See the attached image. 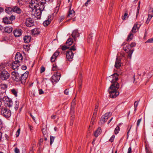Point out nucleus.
Segmentation results:
<instances>
[{
	"mask_svg": "<svg viewBox=\"0 0 153 153\" xmlns=\"http://www.w3.org/2000/svg\"><path fill=\"white\" fill-rule=\"evenodd\" d=\"M38 7L33 10L32 12V14L37 19L40 17L42 11L40 7Z\"/></svg>",
	"mask_w": 153,
	"mask_h": 153,
	"instance_id": "nucleus-3",
	"label": "nucleus"
},
{
	"mask_svg": "<svg viewBox=\"0 0 153 153\" xmlns=\"http://www.w3.org/2000/svg\"><path fill=\"white\" fill-rule=\"evenodd\" d=\"M129 47V45H128V46H126V47H123V49L125 51L128 53V56L130 57V58H131L134 50H131L129 49L128 48Z\"/></svg>",
	"mask_w": 153,
	"mask_h": 153,
	"instance_id": "nucleus-13",
	"label": "nucleus"
},
{
	"mask_svg": "<svg viewBox=\"0 0 153 153\" xmlns=\"http://www.w3.org/2000/svg\"><path fill=\"white\" fill-rule=\"evenodd\" d=\"M140 2L139 1L138 3L139 5L137 8V12L136 13V18H137V16L139 14V10H140Z\"/></svg>",
	"mask_w": 153,
	"mask_h": 153,
	"instance_id": "nucleus-36",
	"label": "nucleus"
},
{
	"mask_svg": "<svg viewBox=\"0 0 153 153\" xmlns=\"http://www.w3.org/2000/svg\"><path fill=\"white\" fill-rule=\"evenodd\" d=\"M76 50V46L75 45H74L72 46H71L70 49L68 51H74Z\"/></svg>",
	"mask_w": 153,
	"mask_h": 153,
	"instance_id": "nucleus-40",
	"label": "nucleus"
},
{
	"mask_svg": "<svg viewBox=\"0 0 153 153\" xmlns=\"http://www.w3.org/2000/svg\"><path fill=\"white\" fill-rule=\"evenodd\" d=\"M64 92L65 94L68 95V94L69 91L67 89H66L65 90Z\"/></svg>",
	"mask_w": 153,
	"mask_h": 153,
	"instance_id": "nucleus-57",
	"label": "nucleus"
},
{
	"mask_svg": "<svg viewBox=\"0 0 153 153\" xmlns=\"http://www.w3.org/2000/svg\"><path fill=\"white\" fill-rule=\"evenodd\" d=\"M12 11H13V8L11 7H7L5 9V11L8 14Z\"/></svg>",
	"mask_w": 153,
	"mask_h": 153,
	"instance_id": "nucleus-29",
	"label": "nucleus"
},
{
	"mask_svg": "<svg viewBox=\"0 0 153 153\" xmlns=\"http://www.w3.org/2000/svg\"><path fill=\"white\" fill-rule=\"evenodd\" d=\"M51 20L49 19L43 22V25L45 26H47L49 25L51 22Z\"/></svg>",
	"mask_w": 153,
	"mask_h": 153,
	"instance_id": "nucleus-32",
	"label": "nucleus"
},
{
	"mask_svg": "<svg viewBox=\"0 0 153 153\" xmlns=\"http://www.w3.org/2000/svg\"><path fill=\"white\" fill-rule=\"evenodd\" d=\"M153 42V38L149 39L145 43H152Z\"/></svg>",
	"mask_w": 153,
	"mask_h": 153,
	"instance_id": "nucleus-47",
	"label": "nucleus"
},
{
	"mask_svg": "<svg viewBox=\"0 0 153 153\" xmlns=\"http://www.w3.org/2000/svg\"><path fill=\"white\" fill-rule=\"evenodd\" d=\"M20 128H19L18 129V130L16 131V137H18L19 136V133L20 132Z\"/></svg>",
	"mask_w": 153,
	"mask_h": 153,
	"instance_id": "nucleus-50",
	"label": "nucleus"
},
{
	"mask_svg": "<svg viewBox=\"0 0 153 153\" xmlns=\"http://www.w3.org/2000/svg\"><path fill=\"white\" fill-rule=\"evenodd\" d=\"M42 131L44 136L45 135L47 136V132L46 129L44 128L42 129Z\"/></svg>",
	"mask_w": 153,
	"mask_h": 153,
	"instance_id": "nucleus-41",
	"label": "nucleus"
},
{
	"mask_svg": "<svg viewBox=\"0 0 153 153\" xmlns=\"http://www.w3.org/2000/svg\"><path fill=\"white\" fill-rule=\"evenodd\" d=\"M131 147H130L128 148V152L127 153H131Z\"/></svg>",
	"mask_w": 153,
	"mask_h": 153,
	"instance_id": "nucleus-61",
	"label": "nucleus"
},
{
	"mask_svg": "<svg viewBox=\"0 0 153 153\" xmlns=\"http://www.w3.org/2000/svg\"><path fill=\"white\" fill-rule=\"evenodd\" d=\"M31 37L30 36H25L24 38V40L25 42L28 43L30 42Z\"/></svg>",
	"mask_w": 153,
	"mask_h": 153,
	"instance_id": "nucleus-27",
	"label": "nucleus"
},
{
	"mask_svg": "<svg viewBox=\"0 0 153 153\" xmlns=\"http://www.w3.org/2000/svg\"><path fill=\"white\" fill-rule=\"evenodd\" d=\"M3 100L4 105L6 107H8L10 108L12 106L13 103L12 100L8 97L7 96L4 97Z\"/></svg>",
	"mask_w": 153,
	"mask_h": 153,
	"instance_id": "nucleus-4",
	"label": "nucleus"
},
{
	"mask_svg": "<svg viewBox=\"0 0 153 153\" xmlns=\"http://www.w3.org/2000/svg\"><path fill=\"white\" fill-rule=\"evenodd\" d=\"M121 59L120 57H117L116 59V61L115 62V67L117 68H119L121 65Z\"/></svg>",
	"mask_w": 153,
	"mask_h": 153,
	"instance_id": "nucleus-15",
	"label": "nucleus"
},
{
	"mask_svg": "<svg viewBox=\"0 0 153 153\" xmlns=\"http://www.w3.org/2000/svg\"><path fill=\"white\" fill-rule=\"evenodd\" d=\"M71 35L73 38L74 40L75 41L76 40V38L79 36V33L76 30H74Z\"/></svg>",
	"mask_w": 153,
	"mask_h": 153,
	"instance_id": "nucleus-17",
	"label": "nucleus"
},
{
	"mask_svg": "<svg viewBox=\"0 0 153 153\" xmlns=\"http://www.w3.org/2000/svg\"><path fill=\"white\" fill-rule=\"evenodd\" d=\"M13 30V28L11 27H6L4 28V30L8 33H11Z\"/></svg>",
	"mask_w": 153,
	"mask_h": 153,
	"instance_id": "nucleus-25",
	"label": "nucleus"
},
{
	"mask_svg": "<svg viewBox=\"0 0 153 153\" xmlns=\"http://www.w3.org/2000/svg\"><path fill=\"white\" fill-rule=\"evenodd\" d=\"M45 68L44 67H41L40 72L41 73H42L45 71Z\"/></svg>",
	"mask_w": 153,
	"mask_h": 153,
	"instance_id": "nucleus-51",
	"label": "nucleus"
},
{
	"mask_svg": "<svg viewBox=\"0 0 153 153\" xmlns=\"http://www.w3.org/2000/svg\"><path fill=\"white\" fill-rule=\"evenodd\" d=\"M19 103L17 100H16L15 101V109L16 110H17L19 107Z\"/></svg>",
	"mask_w": 153,
	"mask_h": 153,
	"instance_id": "nucleus-31",
	"label": "nucleus"
},
{
	"mask_svg": "<svg viewBox=\"0 0 153 153\" xmlns=\"http://www.w3.org/2000/svg\"><path fill=\"white\" fill-rule=\"evenodd\" d=\"M9 18L10 21H11V22H12V21L14 20L15 19V16L13 15H12L10 17H9Z\"/></svg>",
	"mask_w": 153,
	"mask_h": 153,
	"instance_id": "nucleus-43",
	"label": "nucleus"
},
{
	"mask_svg": "<svg viewBox=\"0 0 153 153\" xmlns=\"http://www.w3.org/2000/svg\"><path fill=\"white\" fill-rule=\"evenodd\" d=\"M39 94H42L44 93V92L42 89H40L39 90Z\"/></svg>",
	"mask_w": 153,
	"mask_h": 153,
	"instance_id": "nucleus-56",
	"label": "nucleus"
},
{
	"mask_svg": "<svg viewBox=\"0 0 153 153\" xmlns=\"http://www.w3.org/2000/svg\"><path fill=\"white\" fill-rule=\"evenodd\" d=\"M22 69L23 70H25L26 69H27V67L25 65H23L22 66Z\"/></svg>",
	"mask_w": 153,
	"mask_h": 153,
	"instance_id": "nucleus-59",
	"label": "nucleus"
},
{
	"mask_svg": "<svg viewBox=\"0 0 153 153\" xmlns=\"http://www.w3.org/2000/svg\"><path fill=\"white\" fill-rule=\"evenodd\" d=\"M150 20H151V19L147 18V20L146 22V23L147 24H149V22L150 21Z\"/></svg>",
	"mask_w": 153,
	"mask_h": 153,
	"instance_id": "nucleus-62",
	"label": "nucleus"
},
{
	"mask_svg": "<svg viewBox=\"0 0 153 153\" xmlns=\"http://www.w3.org/2000/svg\"><path fill=\"white\" fill-rule=\"evenodd\" d=\"M98 105H96L95 106V109L94 110V113L93 115H94V114H96L97 113V110H98Z\"/></svg>",
	"mask_w": 153,
	"mask_h": 153,
	"instance_id": "nucleus-42",
	"label": "nucleus"
},
{
	"mask_svg": "<svg viewBox=\"0 0 153 153\" xmlns=\"http://www.w3.org/2000/svg\"><path fill=\"white\" fill-rule=\"evenodd\" d=\"M91 0H88L87 2L85 3V4L86 6H87L88 5V4L90 1Z\"/></svg>",
	"mask_w": 153,
	"mask_h": 153,
	"instance_id": "nucleus-60",
	"label": "nucleus"
},
{
	"mask_svg": "<svg viewBox=\"0 0 153 153\" xmlns=\"http://www.w3.org/2000/svg\"><path fill=\"white\" fill-rule=\"evenodd\" d=\"M141 120H142L141 118L137 120V127H138L139 126L140 123L141 121Z\"/></svg>",
	"mask_w": 153,
	"mask_h": 153,
	"instance_id": "nucleus-48",
	"label": "nucleus"
},
{
	"mask_svg": "<svg viewBox=\"0 0 153 153\" xmlns=\"http://www.w3.org/2000/svg\"><path fill=\"white\" fill-rule=\"evenodd\" d=\"M111 115V113L109 112L105 114L101 118V121L102 124H104L108 118Z\"/></svg>",
	"mask_w": 153,
	"mask_h": 153,
	"instance_id": "nucleus-6",
	"label": "nucleus"
},
{
	"mask_svg": "<svg viewBox=\"0 0 153 153\" xmlns=\"http://www.w3.org/2000/svg\"><path fill=\"white\" fill-rule=\"evenodd\" d=\"M12 78L16 82L20 81V75L17 72L13 71L12 73Z\"/></svg>",
	"mask_w": 153,
	"mask_h": 153,
	"instance_id": "nucleus-9",
	"label": "nucleus"
},
{
	"mask_svg": "<svg viewBox=\"0 0 153 153\" xmlns=\"http://www.w3.org/2000/svg\"><path fill=\"white\" fill-rule=\"evenodd\" d=\"M93 36V34L92 33L90 34L88 38L87 39V42H89L90 41V40L92 39V37Z\"/></svg>",
	"mask_w": 153,
	"mask_h": 153,
	"instance_id": "nucleus-37",
	"label": "nucleus"
},
{
	"mask_svg": "<svg viewBox=\"0 0 153 153\" xmlns=\"http://www.w3.org/2000/svg\"><path fill=\"white\" fill-rule=\"evenodd\" d=\"M57 67L56 66H54L53 65V68H52V70L53 71H54L56 70V68Z\"/></svg>",
	"mask_w": 153,
	"mask_h": 153,
	"instance_id": "nucleus-64",
	"label": "nucleus"
},
{
	"mask_svg": "<svg viewBox=\"0 0 153 153\" xmlns=\"http://www.w3.org/2000/svg\"><path fill=\"white\" fill-rule=\"evenodd\" d=\"M139 101V100L137 102V101H136L134 103V111H136L137 110V106L138 104V102Z\"/></svg>",
	"mask_w": 153,
	"mask_h": 153,
	"instance_id": "nucleus-34",
	"label": "nucleus"
},
{
	"mask_svg": "<svg viewBox=\"0 0 153 153\" xmlns=\"http://www.w3.org/2000/svg\"><path fill=\"white\" fill-rule=\"evenodd\" d=\"M133 36V34L132 33H130L128 36L127 38V40H128L129 39L131 40L132 39V37Z\"/></svg>",
	"mask_w": 153,
	"mask_h": 153,
	"instance_id": "nucleus-44",
	"label": "nucleus"
},
{
	"mask_svg": "<svg viewBox=\"0 0 153 153\" xmlns=\"http://www.w3.org/2000/svg\"><path fill=\"white\" fill-rule=\"evenodd\" d=\"M53 0H45L44 1H41L40 2V4L41 5H42V7H43V9L44 8V4L45 3V1L47 2H52L53 1Z\"/></svg>",
	"mask_w": 153,
	"mask_h": 153,
	"instance_id": "nucleus-30",
	"label": "nucleus"
},
{
	"mask_svg": "<svg viewBox=\"0 0 153 153\" xmlns=\"http://www.w3.org/2000/svg\"><path fill=\"white\" fill-rule=\"evenodd\" d=\"M59 54V52L58 51H56L53 55L51 57V61L52 62H54L55 59L57 58Z\"/></svg>",
	"mask_w": 153,
	"mask_h": 153,
	"instance_id": "nucleus-16",
	"label": "nucleus"
},
{
	"mask_svg": "<svg viewBox=\"0 0 153 153\" xmlns=\"http://www.w3.org/2000/svg\"><path fill=\"white\" fill-rule=\"evenodd\" d=\"M67 44L69 46L71 45L73 43V39L71 38H69L67 40L66 42Z\"/></svg>",
	"mask_w": 153,
	"mask_h": 153,
	"instance_id": "nucleus-28",
	"label": "nucleus"
},
{
	"mask_svg": "<svg viewBox=\"0 0 153 153\" xmlns=\"http://www.w3.org/2000/svg\"><path fill=\"white\" fill-rule=\"evenodd\" d=\"M101 132V129L100 127H98L97 130L95 131L94 133V135L96 137H97L100 134Z\"/></svg>",
	"mask_w": 153,
	"mask_h": 153,
	"instance_id": "nucleus-24",
	"label": "nucleus"
},
{
	"mask_svg": "<svg viewBox=\"0 0 153 153\" xmlns=\"http://www.w3.org/2000/svg\"><path fill=\"white\" fill-rule=\"evenodd\" d=\"M153 17V15L151 14L148 15V18L151 19Z\"/></svg>",
	"mask_w": 153,
	"mask_h": 153,
	"instance_id": "nucleus-58",
	"label": "nucleus"
},
{
	"mask_svg": "<svg viewBox=\"0 0 153 153\" xmlns=\"http://www.w3.org/2000/svg\"><path fill=\"white\" fill-rule=\"evenodd\" d=\"M145 149L147 153H151V150L149 149H148L147 147H145Z\"/></svg>",
	"mask_w": 153,
	"mask_h": 153,
	"instance_id": "nucleus-53",
	"label": "nucleus"
},
{
	"mask_svg": "<svg viewBox=\"0 0 153 153\" xmlns=\"http://www.w3.org/2000/svg\"><path fill=\"white\" fill-rule=\"evenodd\" d=\"M19 63L16 62V61L13 62L12 65V69L14 70L18 69V67L20 65Z\"/></svg>",
	"mask_w": 153,
	"mask_h": 153,
	"instance_id": "nucleus-19",
	"label": "nucleus"
},
{
	"mask_svg": "<svg viewBox=\"0 0 153 153\" xmlns=\"http://www.w3.org/2000/svg\"><path fill=\"white\" fill-rule=\"evenodd\" d=\"M69 48V47H67L66 45H64V46H62V47H61V49L62 50H65L67 49L68 48Z\"/></svg>",
	"mask_w": 153,
	"mask_h": 153,
	"instance_id": "nucleus-46",
	"label": "nucleus"
},
{
	"mask_svg": "<svg viewBox=\"0 0 153 153\" xmlns=\"http://www.w3.org/2000/svg\"><path fill=\"white\" fill-rule=\"evenodd\" d=\"M74 107L72 105L71 106V113L73 114L74 113Z\"/></svg>",
	"mask_w": 153,
	"mask_h": 153,
	"instance_id": "nucleus-55",
	"label": "nucleus"
},
{
	"mask_svg": "<svg viewBox=\"0 0 153 153\" xmlns=\"http://www.w3.org/2000/svg\"><path fill=\"white\" fill-rule=\"evenodd\" d=\"M34 20L30 18H27L26 19L25 24L28 27H30L34 25Z\"/></svg>",
	"mask_w": 153,
	"mask_h": 153,
	"instance_id": "nucleus-10",
	"label": "nucleus"
},
{
	"mask_svg": "<svg viewBox=\"0 0 153 153\" xmlns=\"http://www.w3.org/2000/svg\"><path fill=\"white\" fill-rule=\"evenodd\" d=\"M118 75L115 73L107 78V79L112 84L109 87L108 92L110 94V97L114 98L118 96L119 94L117 90L119 88V84L116 81L118 79Z\"/></svg>",
	"mask_w": 153,
	"mask_h": 153,
	"instance_id": "nucleus-1",
	"label": "nucleus"
},
{
	"mask_svg": "<svg viewBox=\"0 0 153 153\" xmlns=\"http://www.w3.org/2000/svg\"><path fill=\"white\" fill-rule=\"evenodd\" d=\"M7 85L5 84H3L1 85V88L3 89H5L7 88Z\"/></svg>",
	"mask_w": 153,
	"mask_h": 153,
	"instance_id": "nucleus-45",
	"label": "nucleus"
},
{
	"mask_svg": "<svg viewBox=\"0 0 153 153\" xmlns=\"http://www.w3.org/2000/svg\"><path fill=\"white\" fill-rule=\"evenodd\" d=\"M120 128L118 126L116 127V128H115V130H114V133L115 134H117L118 133L119 131H120Z\"/></svg>",
	"mask_w": 153,
	"mask_h": 153,
	"instance_id": "nucleus-33",
	"label": "nucleus"
},
{
	"mask_svg": "<svg viewBox=\"0 0 153 153\" xmlns=\"http://www.w3.org/2000/svg\"><path fill=\"white\" fill-rule=\"evenodd\" d=\"M61 74L59 73H55L52 76L51 80L52 82H57L60 79Z\"/></svg>",
	"mask_w": 153,
	"mask_h": 153,
	"instance_id": "nucleus-5",
	"label": "nucleus"
},
{
	"mask_svg": "<svg viewBox=\"0 0 153 153\" xmlns=\"http://www.w3.org/2000/svg\"><path fill=\"white\" fill-rule=\"evenodd\" d=\"M11 92L12 94H14L15 97H17V92L14 89H12L11 90Z\"/></svg>",
	"mask_w": 153,
	"mask_h": 153,
	"instance_id": "nucleus-38",
	"label": "nucleus"
},
{
	"mask_svg": "<svg viewBox=\"0 0 153 153\" xmlns=\"http://www.w3.org/2000/svg\"><path fill=\"white\" fill-rule=\"evenodd\" d=\"M5 138H6V139L7 140H9V137L8 136V135L7 134H5Z\"/></svg>",
	"mask_w": 153,
	"mask_h": 153,
	"instance_id": "nucleus-63",
	"label": "nucleus"
},
{
	"mask_svg": "<svg viewBox=\"0 0 153 153\" xmlns=\"http://www.w3.org/2000/svg\"><path fill=\"white\" fill-rule=\"evenodd\" d=\"M14 151L16 153H20L19 150L17 148L15 149Z\"/></svg>",
	"mask_w": 153,
	"mask_h": 153,
	"instance_id": "nucleus-54",
	"label": "nucleus"
},
{
	"mask_svg": "<svg viewBox=\"0 0 153 153\" xmlns=\"http://www.w3.org/2000/svg\"><path fill=\"white\" fill-rule=\"evenodd\" d=\"M0 113L1 115L6 118L9 117L11 114L10 111L6 107H2Z\"/></svg>",
	"mask_w": 153,
	"mask_h": 153,
	"instance_id": "nucleus-2",
	"label": "nucleus"
},
{
	"mask_svg": "<svg viewBox=\"0 0 153 153\" xmlns=\"http://www.w3.org/2000/svg\"><path fill=\"white\" fill-rule=\"evenodd\" d=\"M40 32V29L38 28H35L31 30L32 34L35 36L39 34Z\"/></svg>",
	"mask_w": 153,
	"mask_h": 153,
	"instance_id": "nucleus-18",
	"label": "nucleus"
},
{
	"mask_svg": "<svg viewBox=\"0 0 153 153\" xmlns=\"http://www.w3.org/2000/svg\"><path fill=\"white\" fill-rule=\"evenodd\" d=\"M137 25H138V24L137 23H136L134 25V26L132 28V30H131V31L132 32H133V33L136 32H137L136 30H138L139 29V28H140V25L138 27Z\"/></svg>",
	"mask_w": 153,
	"mask_h": 153,
	"instance_id": "nucleus-23",
	"label": "nucleus"
},
{
	"mask_svg": "<svg viewBox=\"0 0 153 153\" xmlns=\"http://www.w3.org/2000/svg\"><path fill=\"white\" fill-rule=\"evenodd\" d=\"M66 56L69 61H71L73 58L74 53L71 51H68L66 52Z\"/></svg>",
	"mask_w": 153,
	"mask_h": 153,
	"instance_id": "nucleus-11",
	"label": "nucleus"
},
{
	"mask_svg": "<svg viewBox=\"0 0 153 153\" xmlns=\"http://www.w3.org/2000/svg\"><path fill=\"white\" fill-rule=\"evenodd\" d=\"M28 75V74L27 73H25L22 74V76L20 75V81H21L22 84H24L25 83Z\"/></svg>",
	"mask_w": 153,
	"mask_h": 153,
	"instance_id": "nucleus-12",
	"label": "nucleus"
},
{
	"mask_svg": "<svg viewBox=\"0 0 153 153\" xmlns=\"http://www.w3.org/2000/svg\"><path fill=\"white\" fill-rule=\"evenodd\" d=\"M13 11L18 14H20L22 11L20 8L17 6H14L13 7Z\"/></svg>",
	"mask_w": 153,
	"mask_h": 153,
	"instance_id": "nucleus-22",
	"label": "nucleus"
},
{
	"mask_svg": "<svg viewBox=\"0 0 153 153\" xmlns=\"http://www.w3.org/2000/svg\"><path fill=\"white\" fill-rule=\"evenodd\" d=\"M136 45V44L135 42H133L131 43L129 46H130V47L132 48L134 47Z\"/></svg>",
	"mask_w": 153,
	"mask_h": 153,
	"instance_id": "nucleus-52",
	"label": "nucleus"
},
{
	"mask_svg": "<svg viewBox=\"0 0 153 153\" xmlns=\"http://www.w3.org/2000/svg\"><path fill=\"white\" fill-rule=\"evenodd\" d=\"M3 22L5 24H10L11 23V21L9 19V17L4 18L3 19Z\"/></svg>",
	"mask_w": 153,
	"mask_h": 153,
	"instance_id": "nucleus-21",
	"label": "nucleus"
},
{
	"mask_svg": "<svg viewBox=\"0 0 153 153\" xmlns=\"http://www.w3.org/2000/svg\"><path fill=\"white\" fill-rule=\"evenodd\" d=\"M75 14V12L74 10H70L69 12L68 16V17H69L70 18H71L72 17H74Z\"/></svg>",
	"mask_w": 153,
	"mask_h": 153,
	"instance_id": "nucleus-26",
	"label": "nucleus"
},
{
	"mask_svg": "<svg viewBox=\"0 0 153 153\" xmlns=\"http://www.w3.org/2000/svg\"><path fill=\"white\" fill-rule=\"evenodd\" d=\"M128 14L127 12L125 13L124 15L122 16V19L123 20H126V18L128 16Z\"/></svg>",
	"mask_w": 153,
	"mask_h": 153,
	"instance_id": "nucleus-39",
	"label": "nucleus"
},
{
	"mask_svg": "<svg viewBox=\"0 0 153 153\" xmlns=\"http://www.w3.org/2000/svg\"><path fill=\"white\" fill-rule=\"evenodd\" d=\"M22 59L23 57L22 54L19 52L17 53L15 56V61L19 63Z\"/></svg>",
	"mask_w": 153,
	"mask_h": 153,
	"instance_id": "nucleus-14",
	"label": "nucleus"
},
{
	"mask_svg": "<svg viewBox=\"0 0 153 153\" xmlns=\"http://www.w3.org/2000/svg\"><path fill=\"white\" fill-rule=\"evenodd\" d=\"M29 6L33 10L39 7V5L38 4V2L36 0H32L29 3Z\"/></svg>",
	"mask_w": 153,
	"mask_h": 153,
	"instance_id": "nucleus-8",
	"label": "nucleus"
},
{
	"mask_svg": "<svg viewBox=\"0 0 153 153\" xmlns=\"http://www.w3.org/2000/svg\"><path fill=\"white\" fill-rule=\"evenodd\" d=\"M55 137L52 136H51L50 138V144L51 145L53 142Z\"/></svg>",
	"mask_w": 153,
	"mask_h": 153,
	"instance_id": "nucleus-35",
	"label": "nucleus"
},
{
	"mask_svg": "<svg viewBox=\"0 0 153 153\" xmlns=\"http://www.w3.org/2000/svg\"><path fill=\"white\" fill-rule=\"evenodd\" d=\"M13 33L14 36L16 37H19L22 34L21 31L19 29L15 30L14 31Z\"/></svg>",
	"mask_w": 153,
	"mask_h": 153,
	"instance_id": "nucleus-20",
	"label": "nucleus"
},
{
	"mask_svg": "<svg viewBox=\"0 0 153 153\" xmlns=\"http://www.w3.org/2000/svg\"><path fill=\"white\" fill-rule=\"evenodd\" d=\"M115 137V136L114 135H112L109 140V141L111 142H113L114 141Z\"/></svg>",
	"mask_w": 153,
	"mask_h": 153,
	"instance_id": "nucleus-49",
	"label": "nucleus"
},
{
	"mask_svg": "<svg viewBox=\"0 0 153 153\" xmlns=\"http://www.w3.org/2000/svg\"><path fill=\"white\" fill-rule=\"evenodd\" d=\"M1 78L3 80H6L8 79L10 76L9 73L6 71H3L0 73Z\"/></svg>",
	"mask_w": 153,
	"mask_h": 153,
	"instance_id": "nucleus-7",
	"label": "nucleus"
}]
</instances>
